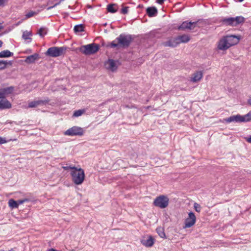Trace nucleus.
Listing matches in <instances>:
<instances>
[{
  "label": "nucleus",
  "mask_w": 251,
  "mask_h": 251,
  "mask_svg": "<svg viewBox=\"0 0 251 251\" xmlns=\"http://www.w3.org/2000/svg\"><path fill=\"white\" fill-rule=\"evenodd\" d=\"M85 131V130L81 127L74 126L65 131L64 134L70 136H81L84 135Z\"/></svg>",
  "instance_id": "nucleus-6"
},
{
  "label": "nucleus",
  "mask_w": 251,
  "mask_h": 251,
  "mask_svg": "<svg viewBox=\"0 0 251 251\" xmlns=\"http://www.w3.org/2000/svg\"><path fill=\"white\" fill-rule=\"evenodd\" d=\"M179 44L177 38L171 39L168 41L163 43V45L165 47H176Z\"/></svg>",
  "instance_id": "nucleus-15"
},
{
  "label": "nucleus",
  "mask_w": 251,
  "mask_h": 251,
  "mask_svg": "<svg viewBox=\"0 0 251 251\" xmlns=\"http://www.w3.org/2000/svg\"><path fill=\"white\" fill-rule=\"evenodd\" d=\"M115 6H117L116 3H110L107 5L106 10L107 12L111 13H116L117 11V9L115 8Z\"/></svg>",
  "instance_id": "nucleus-24"
},
{
  "label": "nucleus",
  "mask_w": 251,
  "mask_h": 251,
  "mask_svg": "<svg viewBox=\"0 0 251 251\" xmlns=\"http://www.w3.org/2000/svg\"><path fill=\"white\" fill-rule=\"evenodd\" d=\"M154 241V238L151 236H150L147 239L142 240L141 243L147 247H151L153 246Z\"/></svg>",
  "instance_id": "nucleus-16"
},
{
  "label": "nucleus",
  "mask_w": 251,
  "mask_h": 251,
  "mask_svg": "<svg viewBox=\"0 0 251 251\" xmlns=\"http://www.w3.org/2000/svg\"><path fill=\"white\" fill-rule=\"evenodd\" d=\"M128 8L129 7L128 6H126V7H124L122 8L121 9V13L124 15L127 14L128 11Z\"/></svg>",
  "instance_id": "nucleus-36"
},
{
  "label": "nucleus",
  "mask_w": 251,
  "mask_h": 251,
  "mask_svg": "<svg viewBox=\"0 0 251 251\" xmlns=\"http://www.w3.org/2000/svg\"><path fill=\"white\" fill-rule=\"evenodd\" d=\"M198 22H183L178 27L179 30L193 29L197 25Z\"/></svg>",
  "instance_id": "nucleus-10"
},
{
  "label": "nucleus",
  "mask_w": 251,
  "mask_h": 251,
  "mask_svg": "<svg viewBox=\"0 0 251 251\" xmlns=\"http://www.w3.org/2000/svg\"><path fill=\"white\" fill-rule=\"evenodd\" d=\"M165 0H156V2L159 4H162L164 3Z\"/></svg>",
  "instance_id": "nucleus-43"
},
{
  "label": "nucleus",
  "mask_w": 251,
  "mask_h": 251,
  "mask_svg": "<svg viewBox=\"0 0 251 251\" xmlns=\"http://www.w3.org/2000/svg\"><path fill=\"white\" fill-rule=\"evenodd\" d=\"M74 30L75 32L78 33L84 31V26L83 24H79L75 25L74 26Z\"/></svg>",
  "instance_id": "nucleus-29"
},
{
  "label": "nucleus",
  "mask_w": 251,
  "mask_h": 251,
  "mask_svg": "<svg viewBox=\"0 0 251 251\" xmlns=\"http://www.w3.org/2000/svg\"><path fill=\"white\" fill-rule=\"evenodd\" d=\"M31 36H32V32L26 30L23 32L22 38L25 40L26 43H29L32 41V38L30 37Z\"/></svg>",
  "instance_id": "nucleus-20"
},
{
  "label": "nucleus",
  "mask_w": 251,
  "mask_h": 251,
  "mask_svg": "<svg viewBox=\"0 0 251 251\" xmlns=\"http://www.w3.org/2000/svg\"><path fill=\"white\" fill-rule=\"evenodd\" d=\"M221 21L226 25L234 26L233 17L225 18L223 19Z\"/></svg>",
  "instance_id": "nucleus-22"
},
{
  "label": "nucleus",
  "mask_w": 251,
  "mask_h": 251,
  "mask_svg": "<svg viewBox=\"0 0 251 251\" xmlns=\"http://www.w3.org/2000/svg\"><path fill=\"white\" fill-rule=\"evenodd\" d=\"M39 58V54L36 53L32 55L27 56L25 59V62L27 64L33 63Z\"/></svg>",
  "instance_id": "nucleus-18"
},
{
  "label": "nucleus",
  "mask_w": 251,
  "mask_h": 251,
  "mask_svg": "<svg viewBox=\"0 0 251 251\" xmlns=\"http://www.w3.org/2000/svg\"><path fill=\"white\" fill-rule=\"evenodd\" d=\"M48 29L47 28L44 27H41L38 31V34L40 37H43L45 35L47 34Z\"/></svg>",
  "instance_id": "nucleus-30"
},
{
  "label": "nucleus",
  "mask_w": 251,
  "mask_h": 251,
  "mask_svg": "<svg viewBox=\"0 0 251 251\" xmlns=\"http://www.w3.org/2000/svg\"><path fill=\"white\" fill-rule=\"evenodd\" d=\"M156 231L157 233H158V235L162 238L166 239V235L164 232V229L163 227L161 226H159L156 228Z\"/></svg>",
  "instance_id": "nucleus-27"
},
{
  "label": "nucleus",
  "mask_w": 251,
  "mask_h": 251,
  "mask_svg": "<svg viewBox=\"0 0 251 251\" xmlns=\"http://www.w3.org/2000/svg\"><path fill=\"white\" fill-rule=\"evenodd\" d=\"M233 20L234 26H237L245 22V18L241 16L233 17Z\"/></svg>",
  "instance_id": "nucleus-23"
},
{
  "label": "nucleus",
  "mask_w": 251,
  "mask_h": 251,
  "mask_svg": "<svg viewBox=\"0 0 251 251\" xmlns=\"http://www.w3.org/2000/svg\"><path fill=\"white\" fill-rule=\"evenodd\" d=\"M7 141L6 140L5 138H2L0 137V144H3L6 143Z\"/></svg>",
  "instance_id": "nucleus-39"
},
{
  "label": "nucleus",
  "mask_w": 251,
  "mask_h": 251,
  "mask_svg": "<svg viewBox=\"0 0 251 251\" xmlns=\"http://www.w3.org/2000/svg\"><path fill=\"white\" fill-rule=\"evenodd\" d=\"M13 55V53L9 50H4L0 52V58H7Z\"/></svg>",
  "instance_id": "nucleus-25"
},
{
  "label": "nucleus",
  "mask_w": 251,
  "mask_h": 251,
  "mask_svg": "<svg viewBox=\"0 0 251 251\" xmlns=\"http://www.w3.org/2000/svg\"><path fill=\"white\" fill-rule=\"evenodd\" d=\"M248 102L250 105H251V99L248 100Z\"/></svg>",
  "instance_id": "nucleus-45"
},
{
  "label": "nucleus",
  "mask_w": 251,
  "mask_h": 251,
  "mask_svg": "<svg viewBox=\"0 0 251 251\" xmlns=\"http://www.w3.org/2000/svg\"><path fill=\"white\" fill-rule=\"evenodd\" d=\"M245 139L248 143H251V135L249 136V137H245Z\"/></svg>",
  "instance_id": "nucleus-40"
},
{
  "label": "nucleus",
  "mask_w": 251,
  "mask_h": 251,
  "mask_svg": "<svg viewBox=\"0 0 251 251\" xmlns=\"http://www.w3.org/2000/svg\"><path fill=\"white\" fill-rule=\"evenodd\" d=\"M169 199L165 195H160L157 197L153 201V205L161 209L165 208L168 206Z\"/></svg>",
  "instance_id": "nucleus-5"
},
{
  "label": "nucleus",
  "mask_w": 251,
  "mask_h": 251,
  "mask_svg": "<svg viewBox=\"0 0 251 251\" xmlns=\"http://www.w3.org/2000/svg\"><path fill=\"white\" fill-rule=\"evenodd\" d=\"M70 174L72 176L73 182L76 185L81 184L84 181L85 178V174L84 170L81 168L72 170Z\"/></svg>",
  "instance_id": "nucleus-2"
},
{
  "label": "nucleus",
  "mask_w": 251,
  "mask_h": 251,
  "mask_svg": "<svg viewBox=\"0 0 251 251\" xmlns=\"http://www.w3.org/2000/svg\"><path fill=\"white\" fill-rule=\"evenodd\" d=\"M194 207L195 210L198 212H200L201 210V207L200 204L197 203H195L194 204Z\"/></svg>",
  "instance_id": "nucleus-35"
},
{
  "label": "nucleus",
  "mask_w": 251,
  "mask_h": 251,
  "mask_svg": "<svg viewBox=\"0 0 251 251\" xmlns=\"http://www.w3.org/2000/svg\"><path fill=\"white\" fill-rule=\"evenodd\" d=\"M63 168L65 170H68L69 169H71L72 170H75L76 168V167H75V166H73V167H72V166H66V167H63Z\"/></svg>",
  "instance_id": "nucleus-37"
},
{
  "label": "nucleus",
  "mask_w": 251,
  "mask_h": 251,
  "mask_svg": "<svg viewBox=\"0 0 251 251\" xmlns=\"http://www.w3.org/2000/svg\"><path fill=\"white\" fill-rule=\"evenodd\" d=\"M62 0H60L58 3H55L53 6H50V7H48V9L49 10V9H51L53 7H55L56 5H58Z\"/></svg>",
  "instance_id": "nucleus-41"
},
{
  "label": "nucleus",
  "mask_w": 251,
  "mask_h": 251,
  "mask_svg": "<svg viewBox=\"0 0 251 251\" xmlns=\"http://www.w3.org/2000/svg\"><path fill=\"white\" fill-rule=\"evenodd\" d=\"M16 201L17 202L18 206L20 204H22L24 203L23 200H19L18 201Z\"/></svg>",
  "instance_id": "nucleus-42"
},
{
  "label": "nucleus",
  "mask_w": 251,
  "mask_h": 251,
  "mask_svg": "<svg viewBox=\"0 0 251 251\" xmlns=\"http://www.w3.org/2000/svg\"><path fill=\"white\" fill-rule=\"evenodd\" d=\"M229 47L237 44L240 41V37L234 35H229L224 36Z\"/></svg>",
  "instance_id": "nucleus-9"
},
{
  "label": "nucleus",
  "mask_w": 251,
  "mask_h": 251,
  "mask_svg": "<svg viewBox=\"0 0 251 251\" xmlns=\"http://www.w3.org/2000/svg\"><path fill=\"white\" fill-rule=\"evenodd\" d=\"M14 90V87L9 86L0 89V97L6 98V97L12 94Z\"/></svg>",
  "instance_id": "nucleus-12"
},
{
  "label": "nucleus",
  "mask_w": 251,
  "mask_h": 251,
  "mask_svg": "<svg viewBox=\"0 0 251 251\" xmlns=\"http://www.w3.org/2000/svg\"><path fill=\"white\" fill-rule=\"evenodd\" d=\"M133 38L130 34H121L114 40L110 43V47L112 48L122 47L127 48L129 46Z\"/></svg>",
  "instance_id": "nucleus-1"
},
{
  "label": "nucleus",
  "mask_w": 251,
  "mask_h": 251,
  "mask_svg": "<svg viewBox=\"0 0 251 251\" xmlns=\"http://www.w3.org/2000/svg\"><path fill=\"white\" fill-rule=\"evenodd\" d=\"M50 101L49 98H44L43 100H36L28 103V107L30 108L36 107L38 106L45 105Z\"/></svg>",
  "instance_id": "nucleus-7"
},
{
  "label": "nucleus",
  "mask_w": 251,
  "mask_h": 251,
  "mask_svg": "<svg viewBox=\"0 0 251 251\" xmlns=\"http://www.w3.org/2000/svg\"><path fill=\"white\" fill-rule=\"evenodd\" d=\"M203 75L201 71H198L193 74L191 78V81L193 82H196L200 81Z\"/></svg>",
  "instance_id": "nucleus-19"
},
{
  "label": "nucleus",
  "mask_w": 251,
  "mask_h": 251,
  "mask_svg": "<svg viewBox=\"0 0 251 251\" xmlns=\"http://www.w3.org/2000/svg\"><path fill=\"white\" fill-rule=\"evenodd\" d=\"M85 112V109H79L77 110H75L74 112V114L73 117H78L79 116H81L83 114H84Z\"/></svg>",
  "instance_id": "nucleus-31"
},
{
  "label": "nucleus",
  "mask_w": 251,
  "mask_h": 251,
  "mask_svg": "<svg viewBox=\"0 0 251 251\" xmlns=\"http://www.w3.org/2000/svg\"><path fill=\"white\" fill-rule=\"evenodd\" d=\"M196 222V217L193 212H190L188 214V217L185 220L184 228H189L192 227Z\"/></svg>",
  "instance_id": "nucleus-8"
},
{
  "label": "nucleus",
  "mask_w": 251,
  "mask_h": 251,
  "mask_svg": "<svg viewBox=\"0 0 251 251\" xmlns=\"http://www.w3.org/2000/svg\"><path fill=\"white\" fill-rule=\"evenodd\" d=\"M224 121L226 123H229L231 122L234 123H242L243 122V117L240 114H237L236 115H233L228 118H226L224 120Z\"/></svg>",
  "instance_id": "nucleus-11"
},
{
  "label": "nucleus",
  "mask_w": 251,
  "mask_h": 251,
  "mask_svg": "<svg viewBox=\"0 0 251 251\" xmlns=\"http://www.w3.org/2000/svg\"><path fill=\"white\" fill-rule=\"evenodd\" d=\"M66 50V48L65 47H52L48 49L45 54L47 56L56 57L62 55Z\"/></svg>",
  "instance_id": "nucleus-4"
},
{
  "label": "nucleus",
  "mask_w": 251,
  "mask_h": 251,
  "mask_svg": "<svg viewBox=\"0 0 251 251\" xmlns=\"http://www.w3.org/2000/svg\"><path fill=\"white\" fill-rule=\"evenodd\" d=\"M29 199H27V198H25V199H23V202H28V201H29Z\"/></svg>",
  "instance_id": "nucleus-44"
},
{
  "label": "nucleus",
  "mask_w": 251,
  "mask_h": 251,
  "mask_svg": "<svg viewBox=\"0 0 251 251\" xmlns=\"http://www.w3.org/2000/svg\"><path fill=\"white\" fill-rule=\"evenodd\" d=\"M147 14L150 17L156 16L157 14V9L154 6L149 7L146 9Z\"/></svg>",
  "instance_id": "nucleus-17"
},
{
  "label": "nucleus",
  "mask_w": 251,
  "mask_h": 251,
  "mask_svg": "<svg viewBox=\"0 0 251 251\" xmlns=\"http://www.w3.org/2000/svg\"><path fill=\"white\" fill-rule=\"evenodd\" d=\"M243 1H244V0H238V1L239 2H242Z\"/></svg>",
  "instance_id": "nucleus-47"
},
{
  "label": "nucleus",
  "mask_w": 251,
  "mask_h": 251,
  "mask_svg": "<svg viewBox=\"0 0 251 251\" xmlns=\"http://www.w3.org/2000/svg\"><path fill=\"white\" fill-rule=\"evenodd\" d=\"M11 65L12 62L11 61L0 60V70H3L6 68L7 66H11Z\"/></svg>",
  "instance_id": "nucleus-28"
},
{
  "label": "nucleus",
  "mask_w": 251,
  "mask_h": 251,
  "mask_svg": "<svg viewBox=\"0 0 251 251\" xmlns=\"http://www.w3.org/2000/svg\"><path fill=\"white\" fill-rule=\"evenodd\" d=\"M242 117H243V122H247L251 121V111H250L247 114L242 116Z\"/></svg>",
  "instance_id": "nucleus-33"
},
{
  "label": "nucleus",
  "mask_w": 251,
  "mask_h": 251,
  "mask_svg": "<svg viewBox=\"0 0 251 251\" xmlns=\"http://www.w3.org/2000/svg\"><path fill=\"white\" fill-rule=\"evenodd\" d=\"M100 49V46L95 43L82 45L79 48V51L86 55L94 54Z\"/></svg>",
  "instance_id": "nucleus-3"
},
{
  "label": "nucleus",
  "mask_w": 251,
  "mask_h": 251,
  "mask_svg": "<svg viewBox=\"0 0 251 251\" xmlns=\"http://www.w3.org/2000/svg\"><path fill=\"white\" fill-rule=\"evenodd\" d=\"M9 206L12 208H16L18 207L17 202L13 199H10L8 201Z\"/></svg>",
  "instance_id": "nucleus-32"
},
{
  "label": "nucleus",
  "mask_w": 251,
  "mask_h": 251,
  "mask_svg": "<svg viewBox=\"0 0 251 251\" xmlns=\"http://www.w3.org/2000/svg\"><path fill=\"white\" fill-rule=\"evenodd\" d=\"M38 14L37 12L31 11L28 13H27L25 15V19H27L29 18H31L35 15H36Z\"/></svg>",
  "instance_id": "nucleus-34"
},
{
  "label": "nucleus",
  "mask_w": 251,
  "mask_h": 251,
  "mask_svg": "<svg viewBox=\"0 0 251 251\" xmlns=\"http://www.w3.org/2000/svg\"><path fill=\"white\" fill-rule=\"evenodd\" d=\"M11 103L7 100L6 98L0 97V109H6L11 108Z\"/></svg>",
  "instance_id": "nucleus-13"
},
{
  "label": "nucleus",
  "mask_w": 251,
  "mask_h": 251,
  "mask_svg": "<svg viewBox=\"0 0 251 251\" xmlns=\"http://www.w3.org/2000/svg\"><path fill=\"white\" fill-rule=\"evenodd\" d=\"M7 2L8 0H0V7L4 6Z\"/></svg>",
  "instance_id": "nucleus-38"
},
{
  "label": "nucleus",
  "mask_w": 251,
  "mask_h": 251,
  "mask_svg": "<svg viewBox=\"0 0 251 251\" xmlns=\"http://www.w3.org/2000/svg\"><path fill=\"white\" fill-rule=\"evenodd\" d=\"M107 64L109 65L108 69L114 71L117 69L116 61L113 59H109Z\"/></svg>",
  "instance_id": "nucleus-21"
},
{
  "label": "nucleus",
  "mask_w": 251,
  "mask_h": 251,
  "mask_svg": "<svg viewBox=\"0 0 251 251\" xmlns=\"http://www.w3.org/2000/svg\"><path fill=\"white\" fill-rule=\"evenodd\" d=\"M179 44L180 43H187L190 40V37L187 35H182L177 37Z\"/></svg>",
  "instance_id": "nucleus-26"
},
{
  "label": "nucleus",
  "mask_w": 251,
  "mask_h": 251,
  "mask_svg": "<svg viewBox=\"0 0 251 251\" xmlns=\"http://www.w3.org/2000/svg\"><path fill=\"white\" fill-rule=\"evenodd\" d=\"M2 44H3L1 40H0V47H1L2 46Z\"/></svg>",
  "instance_id": "nucleus-46"
},
{
  "label": "nucleus",
  "mask_w": 251,
  "mask_h": 251,
  "mask_svg": "<svg viewBox=\"0 0 251 251\" xmlns=\"http://www.w3.org/2000/svg\"><path fill=\"white\" fill-rule=\"evenodd\" d=\"M217 47L219 50H226L230 48L224 36L219 41Z\"/></svg>",
  "instance_id": "nucleus-14"
}]
</instances>
